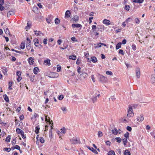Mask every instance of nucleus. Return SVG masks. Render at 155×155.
Listing matches in <instances>:
<instances>
[{
    "label": "nucleus",
    "mask_w": 155,
    "mask_h": 155,
    "mask_svg": "<svg viewBox=\"0 0 155 155\" xmlns=\"http://www.w3.org/2000/svg\"><path fill=\"white\" fill-rule=\"evenodd\" d=\"M127 112L128 114L127 116L128 117H130L134 116V113L133 112L132 107L131 106L129 105Z\"/></svg>",
    "instance_id": "nucleus-1"
},
{
    "label": "nucleus",
    "mask_w": 155,
    "mask_h": 155,
    "mask_svg": "<svg viewBox=\"0 0 155 155\" xmlns=\"http://www.w3.org/2000/svg\"><path fill=\"white\" fill-rule=\"evenodd\" d=\"M100 96V94H97L96 93L94 95H93L92 97L91 98V100L92 101L93 103H94L97 100V97H99Z\"/></svg>",
    "instance_id": "nucleus-2"
},
{
    "label": "nucleus",
    "mask_w": 155,
    "mask_h": 155,
    "mask_svg": "<svg viewBox=\"0 0 155 155\" xmlns=\"http://www.w3.org/2000/svg\"><path fill=\"white\" fill-rule=\"evenodd\" d=\"M99 81L102 83L105 82L107 80V78L102 75H100L99 77Z\"/></svg>",
    "instance_id": "nucleus-3"
},
{
    "label": "nucleus",
    "mask_w": 155,
    "mask_h": 155,
    "mask_svg": "<svg viewBox=\"0 0 155 155\" xmlns=\"http://www.w3.org/2000/svg\"><path fill=\"white\" fill-rule=\"evenodd\" d=\"M71 26L73 28H80V29H81L82 28V25L80 24H72V25Z\"/></svg>",
    "instance_id": "nucleus-4"
},
{
    "label": "nucleus",
    "mask_w": 155,
    "mask_h": 155,
    "mask_svg": "<svg viewBox=\"0 0 155 155\" xmlns=\"http://www.w3.org/2000/svg\"><path fill=\"white\" fill-rule=\"evenodd\" d=\"M28 61L30 65H33L34 64V58L31 57H30L28 59Z\"/></svg>",
    "instance_id": "nucleus-5"
},
{
    "label": "nucleus",
    "mask_w": 155,
    "mask_h": 155,
    "mask_svg": "<svg viewBox=\"0 0 155 155\" xmlns=\"http://www.w3.org/2000/svg\"><path fill=\"white\" fill-rule=\"evenodd\" d=\"M144 117L143 114L140 115V117H138L137 119V121L139 122H141L144 120Z\"/></svg>",
    "instance_id": "nucleus-6"
},
{
    "label": "nucleus",
    "mask_w": 155,
    "mask_h": 155,
    "mask_svg": "<svg viewBox=\"0 0 155 155\" xmlns=\"http://www.w3.org/2000/svg\"><path fill=\"white\" fill-rule=\"evenodd\" d=\"M97 31H100L101 32L103 31L104 30V26L103 25H99L97 26Z\"/></svg>",
    "instance_id": "nucleus-7"
},
{
    "label": "nucleus",
    "mask_w": 155,
    "mask_h": 155,
    "mask_svg": "<svg viewBox=\"0 0 155 155\" xmlns=\"http://www.w3.org/2000/svg\"><path fill=\"white\" fill-rule=\"evenodd\" d=\"M86 147L87 148H88L90 150L92 151L94 153L96 154H98V152L97 151V150L95 149H94V148H93L92 147H90L87 146Z\"/></svg>",
    "instance_id": "nucleus-8"
},
{
    "label": "nucleus",
    "mask_w": 155,
    "mask_h": 155,
    "mask_svg": "<svg viewBox=\"0 0 155 155\" xmlns=\"http://www.w3.org/2000/svg\"><path fill=\"white\" fill-rule=\"evenodd\" d=\"M136 73L137 77L138 78H139L140 77V71L139 68H137L136 71Z\"/></svg>",
    "instance_id": "nucleus-9"
},
{
    "label": "nucleus",
    "mask_w": 155,
    "mask_h": 155,
    "mask_svg": "<svg viewBox=\"0 0 155 155\" xmlns=\"http://www.w3.org/2000/svg\"><path fill=\"white\" fill-rule=\"evenodd\" d=\"M78 140L76 137H73L71 140V142L72 143L76 144L78 142Z\"/></svg>",
    "instance_id": "nucleus-10"
},
{
    "label": "nucleus",
    "mask_w": 155,
    "mask_h": 155,
    "mask_svg": "<svg viewBox=\"0 0 155 155\" xmlns=\"http://www.w3.org/2000/svg\"><path fill=\"white\" fill-rule=\"evenodd\" d=\"M103 22L104 24L107 25H108L110 24V21L107 19L104 20Z\"/></svg>",
    "instance_id": "nucleus-11"
},
{
    "label": "nucleus",
    "mask_w": 155,
    "mask_h": 155,
    "mask_svg": "<svg viewBox=\"0 0 155 155\" xmlns=\"http://www.w3.org/2000/svg\"><path fill=\"white\" fill-rule=\"evenodd\" d=\"M71 15V12L69 10H67L65 12V18H69Z\"/></svg>",
    "instance_id": "nucleus-12"
},
{
    "label": "nucleus",
    "mask_w": 155,
    "mask_h": 155,
    "mask_svg": "<svg viewBox=\"0 0 155 155\" xmlns=\"http://www.w3.org/2000/svg\"><path fill=\"white\" fill-rule=\"evenodd\" d=\"M1 68L3 70V72L4 73V74L5 75H7V72L8 71V70H7V68H6L5 67H2Z\"/></svg>",
    "instance_id": "nucleus-13"
},
{
    "label": "nucleus",
    "mask_w": 155,
    "mask_h": 155,
    "mask_svg": "<svg viewBox=\"0 0 155 155\" xmlns=\"http://www.w3.org/2000/svg\"><path fill=\"white\" fill-rule=\"evenodd\" d=\"M45 121L47 122H49L50 124H51V122H52V123L53 122L52 121H51V122L50 121V119L49 117H48V115H45Z\"/></svg>",
    "instance_id": "nucleus-14"
},
{
    "label": "nucleus",
    "mask_w": 155,
    "mask_h": 155,
    "mask_svg": "<svg viewBox=\"0 0 155 155\" xmlns=\"http://www.w3.org/2000/svg\"><path fill=\"white\" fill-rule=\"evenodd\" d=\"M33 41L34 43V45L36 47H38L39 46L37 45L39 43L38 40V39L35 38L34 39Z\"/></svg>",
    "instance_id": "nucleus-15"
},
{
    "label": "nucleus",
    "mask_w": 155,
    "mask_h": 155,
    "mask_svg": "<svg viewBox=\"0 0 155 155\" xmlns=\"http://www.w3.org/2000/svg\"><path fill=\"white\" fill-rule=\"evenodd\" d=\"M87 75L88 74L84 72H82V74H81V77L83 78H86Z\"/></svg>",
    "instance_id": "nucleus-16"
},
{
    "label": "nucleus",
    "mask_w": 155,
    "mask_h": 155,
    "mask_svg": "<svg viewBox=\"0 0 155 155\" xmlns=\"http://www.w3.org/2000/svg\"><path fill=\"white\" fill-rule=\"evenodd\" d=\"M39 130H40L39 126L38 125L37 126L35 127V133L36 134H37L39 133Z\"/></svg>",
    "instance_id": "nucleus-17"
},
{
    "label": "nucleus",
    "mask_w": 155,
    "mask_h": 155,
    "mask_svg": "<svg viewBox=\"0 0 155 155\" xmlns=\"http://www.w3.org/2000/svg\"><path fill=\"white\" fill-rule=\"evenodd\" d=\"M39 70V68L38 67H36L34 68L33 70V72L35 74H37L38 71Z\"/></svg>",
    "instance_id": "nucleus-18"
},
{
    "label": "nucleus",
    "mask_w": 155,
    "mask_h": 155,
    "mask_svg": "<svg viewBox=\"0 0 155 155\" xmlns=\"http://www.w3.org/2000/svg\"><path fill=\"white\" fill-rule=\"evenodd\" d=\"M44 63H46L48 66H50L51 64L50 60L49 59L45 60L44 61Z\"/></svg>",
    "instance_id": "nucleus-19"
},
{
    "label": "nucleus",
    "mask_w": 155,
    "mask_h": 155,
    "mask_svg": "<svg viewBox=\"0 0 155 155\" xmlns=\"http://www.w3.org/2000/svg\"><path fill=\"white\" fill-rule=\"evenodd\" d=\"M91 61L94 63H96L97 61V58L95 57H92L91 58Z\"/></svg>",
    "instance_id": "nucleus-20"
},
{
    "label": "nucleus",
    "mask_w": 155,
    "mask_h": 155,
    "mask_svg": "<svg viewBox=\"0 0 155 155\" xmlns=\"http://www.w3.org/2000/svg\"><path fill=\"white\" fill-rule=\"evenodd\" d=\"M15 14L14 12L13 11H10L8 12L7 14V17H8L11 15H13Z\"/></svg>",
    "instance_id": "nucleus-21"
},
{
    "label": "nucleus",
    "mask_w": 155,
    "mask_h": 155,
    "mask_svg": "<svg viewBox=\"0 0 155 155\" xmlns=\"http://www.w3.org/2000/svg\"><path fill=\"white\" fill-rule=\"evenodd\" d=\"M150 81L152 84H154L155 83V76H151Z\"/></svg>",
    "instance_id": "nucleus-22"
},
{
    "label": "nucleus",
    "mask_w": 155,
    "mask_h": 155,
    "mask_svg": "<svg viewBox=\"0 0 155 155\" xmlns=\"http://www.w3.org/2000/svg\"><path fill=\"white\" fill-rule=\"evenodd\" d=\"M3 97L5 100L7 102L9 101V100L8 97L7 96L6 94L3 95Z\"/></svg>",
    "instance_id": "nucleus-23"
},
{
    "label": "nucleus",
    "mask_w": 155,
    "mask_h": 155,
    "mask_svg": "<svg viewBox=\"0 0 155 155\" xmlns=\"http://www.w3.org/2000/svg\"><path fill=\"white\" fill-rule=\"evenodd\" d=\"M69 58L70 59L75 60L76 59L77 57L75 55H70L69 57Z\"/></svg>",
    "instance_id": "nucleus-24"
},
{
    "label": "nucleus",
    "mask_w": 155,
    "mask_h": 155,
    "mask_svg": "<svg viewBox=\"0 0 155 155\" xmlns=\"http://www.w3.org/2000/svg\"><path fill=\"white\" fill-rule=\"evenodd\" d=\"M144 0H133V2L135 3H141L143 2Z\"/></svg>",
    "instance_id": "nucleus-25"
},
{
    "label": "nucleus",
    "mask_w": 155,
    "mask_h": 155,
    "mask_svg": "<svg viewBox=\"0 0 155 155\" xmlns=\"http://www.w3.org/2000/svg\"><path fill=\"white\" fill-rule=\"evenodd\" d=\"M25 43L22 42L20 45V47L21 48L24 49L25 48Z\"/></svg>",
    "instance_id": "nucleus-26"
},
{
    "label": "nucleus",
    "mask_w": 155,
    "mask_h": 155,
    "mask_svg": "<svg viewBox=\"0 0 155 155\" xmlns=\"http://www.w3.org/2000/svg\"><path fill=\"white\" fill-rule=\"evenodd\" d=\"M121 42H119L117 44L116 46V49H118L121 48Z\"/></svg>",
    "instance_id": "nucleus-27"
},
{
    "label": "nucleus",
    "mask_w": 155,
    "mask_h": 155,
    "mask_svg": "<svg viewBox=\"0 0 155 155\" xmlns=\"http://www.w3.org/2000/svg\"><path fill=\"white\" fill-rule=\"evenodd\" d=\"M107 154L108 155H115L114 151L112 150L109 151Z\"/></svg>",
    "instance_id": "nucleus-28"
},
{
    "label": "nucleus",
    "mask_w": 155,
    "mask_h": 155,
    "mask_svg": "<svg viewBox=\"0 0 155 155\" xmlns=\"http://www.w3.org/2000/svg\"><path fill=\"white\" fill-rule=\"evenodd\" d=\"M111 131L114 135H117L118 133L117 130L116 129H115L114 130H112Z\"/></svg>",
    "instance_id": "nucleus-29"
},
{
    "label": "nucleus",
    "mask_w": 155,
    "mask_h": 155,
    "mask_svg": "<svg viewBox=\"0 0 155 155\" xmlns=\"http://www.w3.org/2000/svg\"><path fill=\"white\" fill-rule=\"evenodd\" d=\"M16 131L17 133L20 134H21V132L23 131L22 130H21L20 129L18 128L16 129Z\"/></svg>",
    "instance_id": "nucleus-30"
},
{
    "label": "nucleus",
    "mask_w": 155,
    "mask_h": 155,
    "mask_svg": "<svg viewBox=\"0 0 155 155\" xmlns=\"http://www.w3.org/2000/svg\"><path fill=\"white\" fill-rule=\"evenodd\" d=\"M124 154V155H130V152L127 150H125Z\"/></svg>",
    "instance_id": "nucleus-31"
},
{
    "label": "nucleus",
    "mask_w": 155,
    "mask_h": 155,
    "mask_svg": "<svg viewBox=\"0 0 155 155\" xmlns=\"http://www.w3.org/2000/svg\"><path fill=\"white\" fill-rule=\"evenodd\" d=\"M11 137V135H8V136L7 137L5 141H6L7 142H9L10 140Z\"/></svg>",
    "instance_id": "nucleus-32"
},
{
    "label": "nucleus",
    "mask_w": 155,
    "mask_h": 155,
    "mask_svg": "<svg viewBox=\"0 0 155 155\" xmlns=\"http://www.w3.org/2000/svg\"><path fill=\"white\" fill-rule=\"evenodd\" d=\"M73 19V20L74 21H75V22H77V21H78V17L77 15H75Z\"/></svg>",
    "instance_id": "nucleus-33"
},
{
    "label": "nucleus",
    "mask_w": 155,
    "mask_h": 155,
    "mask_svg": "<svg viewBox=\"0 0 155 155\" xmlns=\"http://www.w3.org/2000/svg\"><path fill=\"white\" fill-rule=\"evenodd\" d=\"M61 109L63 111V113L64 114L66 113L67 112V108L65 107H61Z\"/></svg>",
    "instance_id": "nucleus-34"
},
{
    "label": "nucleus",
    "mask_w": 155,
    "mask_h": 155,
    "mask_svg": "<svg viewBox=\"0 0 155 155\" xmlns=\"http://www.w3.org/2000/svg\"><path fill=\"white\" fill-rule=\"evenodd\" d=\"M3 150L5 151H6L8 152H9L11 150V148H4Z\"/></svg>",
    "instance_id": "nucleus-35"
},
{
    "label": "nucleus",
    "mask_w": 155,
    "mask_h": 155,
    "mask_svg": "<svg viewBox=\"0 0 155 155\" xmlns=\"http://www.w3.org/2000/svg\"><path fill=\"white\" fill-rule=\"evenodd\" d=\"M54 22L56 24L58 25L59 23L60 20L58 19V18H56L55 19Z\"/></svg>",
    "instance_id": "nucleus-36"
},
{
    "label": "nucleus",
    "mask_w": 155,
    "mask_h": 155,
    "mask_svg": "<svg viewBox=\"0 0 155 155\" xmlns=\"http://www.w3.org/2000/svg\"><path fill=\"white\" fill-rule=\"evenodd\" d=\"M4 30L5 32V33H6V34H9V31L8 29V28H4Z\"/></svg>",
    "instance_id": "nucleus-37"
},
{
    "label": "nucleus",
    "mask_w": 155,
    "mask_h": 155,
    "mask_svg": "<svg viewBox=\"0 0 155 155\" xmlns=\"http://www.w3.org/2000/svg\"><path fill=\"white\" fill-rule=\"evenodd\" d=\"M122 140L123 141L124 145L125 146L126 145V143L127 141V139L126 138H124Z\"/></svg>",
    "instance_id": "nucleus-38"
},
{
    "label": "nucleus",
    "mask_w": 155,
    "mask_h": 155,
    "mask_svg": "<svg viewBox=\"0 0 155 155\" xmlns=\"http://www.w3.org/2000/svg\"><path fill=\"white\" fill-rule=\"evenodd\" d=\"M115 140L119 143H120L121 142V138L120 137L115 138Z\"/></svg>",
    "instance_id": "nucleus-39"
},
{
    "label": "nucleus",
    "mask_w": 155,
    "mask_h": 155,
    "mask_svg": "<svg viewBox=\"0 0 155 155\" xmlns=\"http://www.w3.org/2000/svg\"><path fill=\"white\" fill-rule=\"evenodd\" d=\"M134 21L137 24H139L140 22V20L138 18H136L134 20Z\"/></svg>",
    "instance_id": "nucleus-40"
},
{
    "label": "nucleus",
    "mask_w": 155,
    "mask_h": 155,
    "mask_svg": "<svg viewBox=\"0 0 155 155\" xmlns=\"http://www.w3.org/2000/svg\"><path fill=\"white\" fill-rule=\"evenodd\" d=\"M130 7L129 5H126L124 7V9L127 11H129L130 10Z\"/></svg>",
    "instance_id": "nucleus-41"
},
{
    "label": "nucleus",
    "mask_w": 155,
    "mask_h": 155,
    "mask_svg": "<svg viewBox=\"0 0 155 155\" xmlns=\"http://www.w3.org/2000/svg\"><path fill=\"white\" fill-rule=\"evenodd\" d=\"M26 48L28 50H29L31 48V44H26Z\"/></svg>",
    "instance_id": "nucleus-42"
},
{
    "label": "nucleus",
    "mask_w": 155,
    "mask_h": 155,
    "mask_svg": "<svg viewBox=\"0 0 155 155\" xmlns=\"http://www.w3.org/2000/svg\"><path fill=\"white\" fill-rule=\"evenodd\" d=\"M96 29H97V26L95 25H92V30L93 31L96 30Z\"/></svg>",
    "instance_id": "nucleus-43"
},
{
    "label": "nucleus",
    "mask_w": 155,
    "mask_h": 155,
    "mask_svg": "<svg viewBox=\"0 0 155 155\" xmlns=\"http://www.w3.org/2000/svg\"><path fill=\"white\" fill-rule=\"evenodd\" d=\"M27 41L26 44H31V41L28 38H27L26 39Z\"/></svg>",
    "instance_id": "nucleus-44"
},
{
    "label": "nucleus",
    "mask_w": 155,
    "mask_h": 155,
    "mask_svg": "<svg viewBox=\"0 0 155 155\" xmlns=\"http://www.w3.org/2000/svg\"><path fill=\"white\" fill-rule=\"evenodd\" d=\"M34 32H35V34L37 36L39 35L40 34H41V32L40 31H38V32L37 33V31L36 30Z\"/></svg>",
    "instance_id": "nucleus-45"
},
{
    "label": "nucleus",
    "mask_w": 155,
    "mask_h": 155,
    "mask_svg": "<svg viewBox=\"0 0 155 155\" xmlns=\"http://www.w3.org/2000/svg\"><path fill=\"white\" fill-rule=\"evenodd\" d=\"M64 97V96L63 95L61 94L58 96V99L59 100H61L63 99Z\"/></svg>",
    "instance_id": "nucleus-46"
},
{
    "label": "nucleus",
    "mask_w": 155,
    "mask_h": 155,
    "mask_svg": "<svg viewBox=\"0 0 155 155\" xmlns=\"http://www.w3.org/2000/svg\"><path fill=\"white\" fill-rule=\"evenodd\" d=\"M106 74H107L109 75H113L112 72L111 71H107L106 72Z\"/></svg>",
    "instance_id": "nucleus-47"
},
{
    "label": "nucleus",
    "mask_w": 155,
    "mask_h": 155,
    "mask_svg": "<svg viewBox=\"0 0 155 155\" xmlns=\"http://www.w3.org/2000/svg\"><path fill=\"white\" fill-rule=\"evenodd\" d=\"M61 70V68L60 66L59 65H57V71L58 72H59Z\"/></svg>",
    "instance_id": "nucleus-48"
},
{
    "label": "nucleus",
    "mask_w": 155,
    "mask_h": 155,
    "mask_svg": "<svg viewBox=\"0 0 155 155\" xmlns=\"http://www.w3.org/2000/svg\"><path fill=\"white\" fill-rule=\"evenodd\" d=\"M63 45L64 47H60L61 49H63V50L65 49H66L68 47V45H64V44Z\"/></svg>",
    "instance_id": "nucleus-49"
},
{
    "label": "nucleus",
    "mask_w": 155,
    "mask_h": 155,
    "mask_svg": "<svg viewBox=\"0 0 155 155\" xmlns=\"http://www.w3.org/2000/svg\"><path fill=\"white\" fill-rule=\"evenodd\" d=\"M103 135L102 132L101 131H99L98 133V136L99 137H101Z\"/></svg>",
    "instance_id": "nucleus-50"
},
{
    "label": "nucleus",
    "mask_w": 155,
    "mask_h": 155,
    "mask_svg": "<svg viewBox=\"0 0 155 155\" xmlns=\"http://www.w3.org/2000/svg\"><path fill=\"white\" fill-rule=\"evenodd\" d=\"M31 25V24L29 23H27V25L25 28L26 29H29L30 28V26Z\"/></svg>",
    "instance_id": "nucleus-51"
},
{
    "label": "nucleus",
    "mask_w": 155,
    "mask_h": 155,
    "mask_svg": "<svg viewBox=\"0 0 155 155\" xmlns=\"http://www.w3.org/2000/svg\"><path fill=\"white\" fill-rule=\"evenodd\" d=\"M132 49L134 51H135L136 50V49H137L136 47V45L134 44L132 45Z\"/></svg>",
    "instance_id": "nucleus-52"
},
{
    "label": "nucleus",
    "mask_w": 155,
    "mask_h": 155,
    "mask_svg": "<svg viewBox=\"0 0 155 155\" xmlns=\"http://www.w3.org/2000/svg\"><path fill=\"white\" fill-rule=\"evenodd\" d=\"M40 141L41 143H43L45 142V140L43 137H41L40 138Z\"/></svg>",
    "instance_id": "nucleus-53"
},
{
    "label": "nucleus",
    "mask_w": 155,
    "mask_h": 155,
    "mask_svg": "<svg viewBox=\"0 0 155 155\" xmlns=\"http://www.w3.org/2000/svg\"><path fill=\"white\" fill-rule=\"evenodd\" d=\"M37 117H38V115L36 113H35L34 115L32 116V117L31 118V119H35Z\"/></svg>",
    "instance_id": "nucleus-54"
},
{
    "label": "nucleus",
    "mask_w": 155,
    "mask_h": 155,
    "mask_svg": "<svg viewBox=\"0 0 155 155\" xmlns=\"http://www.w3.org/2000/svg\"><path fill=\"white\" fill-rule=\"evenodd\" d=\"M101 47V45L100 44H99V43L97 44L96 45L95 47V48H97Z\"/></svg>",
    "instance_id": "nucleus-55"
},
{
    "label": "nucleus",
    "mask_w": 155,
    "mask_h": 155,
    "mask_svg": "<svg viewBox=\"0 0 155 155\" xmlns=\"http://www.w3.org/2000/svg\"><path fill=\"white\" fill-rule=\"evenodd\" d=\"M119 53L121 54L122 55L124 54V52L123 51L122 49H120L119 51Z\"/></svg>",
    "instance_id": "nucleus-56"
},
{
    "label": "nucleus",
    "mask_w": 155,
    "mask_h": 155,
    "mask_svg": "<svg viewBox=\"0 0 155 155\" xmlns=\"http://www.w3.org/2000/svg\"><path fill=\"white\" fill-rule=\"evenodd\" d=\"M48 41L47 38H46L44 39L43 43L44 44L46 45L47 44V41Z\"/></svg>",
    "instance_id": "nucleus-57"
},
{
    "label": "nucleus",
    "mask_w": 155,
    "mask_h": 155,
    "mask_svg": "<svg viewBox=\"0 0 155 155\" xmlns=\"http://www.w3.org/2000/svg\"><path fill=\"white\" fill-rule=\"evenodd\" d=\"M20 134L21 135L23 138L25 139L26 138V136L24 135V131L22 132H21Z\"/></svg>",
    "instance_id": "nucleus-58"
},
{
    "label": "nucleus",
    "mask_w": 155,
    "mask_h": 155,
    "mask_svg": "<svg viewBox=\"0 0 155 155\" xmlns=\"http://www.w3.org/2000/svg\"><path fill=\"white\" fill-rule=\"evenodd\" d=\"M129 133L128 132H127L124 135V137L126 138V139H127L129 137Z\"/></svg>",
    "instance_id": "nucleus-59"
},
{
    "label": "nucleus",
    "mask_w": 155,
    "mask_h": 155,
    "mask_svg": "<svg viewBox=\"0 0 155 155\" xmlns=\"http://www.w3.org/2000/svg\"><path fill=\"white\" fill-rule=\"evenodd\" d=\"M16 74L18 76H20L21 74V72L19 71H17L16 72Z\"/></svg>",
    "instance_id": "nucleus-60"
},
{
    "label": "nucleus",
    "mask_w": 155,
    "mask_h": 155,
    "mask_svg": "<svg viewBox=\"0 0 155 155\" xmlns=\"http://www.w3.org/2000/svg\"><path fill=\"white\" fill-rule=\"evenodd\" d=\"M16 141V138H14V139L13 138L12 141V145H15V144Z\"/></svg>",
    "instance_id": "nucleus-61"
},
{
    "label": "nucleus",
    "mask_w": 155,
    "mask_h": 155,
    "mask_svg": "<svg viewBox=\"0 0 155 155\" xmlns=\"http://www.w3.org/2000/svg\"><path fill=\"white\" fill-rule=\"evenodd\" d=\"M71 40L72 41H74V42H76V41H77V40L76 39V38L75 37H72L71 38Z\"/></svg>",
    "instance_id": "nucleus-62"
},
{
    "label": "nucleus",
    "mask_w": 155,
    "mask_h": 155,
    "mask_svg": "<svg viewBox=\"0 0 155 155\" xmlns=\"http://www.w3.org/2000/svg\"><path fill=\"white\" fill-rule=\"evenodd\" d=\"M93 32L94 33V35L95 36H98L99 35V33L97 32L96 30H94L93 31Z\"/></svg>",
    "instance_id": "nucleus-63"
},
{
    "label": "nucleus",
    "mask_w": 155,
    "mask_h": 155,
    "mask_svg": "<svg viewBox=\"0 0 155 155\" xmlns=\"http://www.w3.org/2000/svg\"><path fill=\"white\" fill-rule=\"evenodd\" d=\"M132 128L129 126H127V129L129 131H131L132 130Z\"/></svg>",
    "instance_id": "nucleus-64"
}]
</instances>
